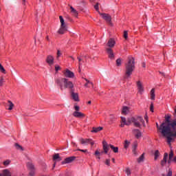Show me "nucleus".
I'll use <instances>...</instances> for the list:
<instances>
[{
	"mask_svg": "<svg viewBox=\"0 0 176 176\" xmlns=\"http://www.w3.org/2000/svg\"><path fill=\"white\" fill-rule=\"evenodd\" d=\"M160 74H161V75H162L163 76H166V75H164V73H162V72H160Z\"/></svg>",
	"mask_w": 176,
	"mask_h": 176,
	"instance_id": "e2e57ef3",
	"label": "nucleus"
},
{
	"mask_svg": "<svg viewBox=\"0 0 176 176\" xmlns=\"http://www.w3.org/2000/svg\"><path fill=\"white\" fill-rule=\"evenodd\" d=\"M46 40H47L48 42H50V38H49V36H46Z\"/></svg>",
	"mask_w": 176,
	"mask_h": 176,
	"instance_id": "13d9d810",
	"label": "nucleus"
},
{
	"mask_svg": "<svg viewBox=\"0 0 176 176\" xmlns=\"http://www.w3.org/2000/svg\"><path fill=\"white\" fill-rule=\"evenodd\" d=\"M130 145V142L125 140L124 147L125 149H127L129 148V146Z\"/></svg>",
	"mask_w": 176,
	"mask_h": 176,
	"instance_id": "473e14b6",
	"label": "nucleus"
},
{
	"mask_svg": "<svg viewBox=\"0 0 176 176\" xmlns=\"http://www.w3.org/2000/svg\"><path fill=\"white\" fill-rule=\"evenodd\" d=\"M145 159V153H143L140 155L139 158H138V163H142Z\"/></svg>",
	"mask_w": 176,
	"mask_h": 176,
	"instance_id": "4be33fe9",
	"label": "nucleus"
},
{
	"mask_svg": "<svg viewBox=\"0 0 176 176\" xmlns=\"http://www.w3.org/2000/svg\"><path fill=\"white\" fill-rule=\"evenodd\" d=\"M98 5H99L98 3H97L96 5L94 6V8H95L96 10H97V11H98V9H99Z\"/></svg>",
	"mask_w": 176,
	"mask_h": 176,
	"instance_id": "603ef678",
	"label": "nucleus"
},
{
	"mask_svg": "<svg viewBox=\"0 0 176 176\" xmlns=\"http://www.w3.org/2000/svg\"><path fill=\"white\" fill-rule=\"evenodd\" d=\"M74 109L75 111L74 112H79V111H80V107H79V106H74Z\"/></svg>",
	"mask_w": 176,
	"mask_h": 176,
	"instance_id": "e433bc0d",
	"label": "nucleus"
},
{
	"mask_svg": "<svg viewBox=\"0 0 176 176\" xmlns=\"http://www.w3.org/2000/svg\"><path fill=\"white\" fill-rule=\"evenodd\" d=\"M10 163V161L7 160L3 162L4 166H8Z\"/></svg>",
	"mask_w": 176,
	"mask_h": 176,
	"instance_id": "de8ad7c7",
	"label": "nucleus"
},
{
	"mask_svg": "<svg viewBox=\"0 0 176 176\" xmlns=\"http://www.w3.org/2000/svg\"><path fill=\"white\" fill-rule=\"evenodd\" d=\"M34 175H35V171H34V170H32L29 173V176H34Z\"/></svg>",
	"mask_w": 176,
	"mask_h": 176,
	"instance_id": "79ce46f5",
	"label": "nucleus"
},
{
	"mask_svg": "<svg viewBox=\"0 0 176 176\" xmlns=\"http://www.w3.org/2000/svg\"><path fill=\"white\" fill-rule=\"evenodd\" d=\"M77 58L78 60L79 68H80V65H82V64H83L85 61H83V59H82V58L79 56H78Z\"/></svg>",
	"mask_w": 176,
	"mask_h": 176,
	"instance_id": "c756f323",
	"label": "nucleus"
},
{
	"mask_svg": "<svg viewBox=\"0 0 176 176\" xmlns=\"http://www.w3.org/2000/svg\"><path fill=\"white\" fill-rule=\"evenodd\" d=\"M156 127L162 135L166 138L168 144L171 146V142H174L175 141L174 138H176V118L171 119V116H165L164 121L160 126L157 122Z\"/></svg>",
	"mask_w": 176,
	"mask_h": 176,
	"instance_id": "f257e3e1",
	"label": "nucleus"
},
{
	"mask_svg": "<svg viewBox=\"0 0 176 176\" xmlns=\"http://www.w3.org/2000/svg\"><path fill=\"white\" fill-rule=\"evenodd\" d=\"M131 123H133V125L135 127H141V123L143 124L144 127H145V121L144 120V118L141 116H138L136 118L134 117H132L131 118H128L127 121L125 122V126H130Z\"/></svg>",
	"mask_w": 176,
	"mask_h": 176,
	"instance_id": "20e7f679",
	"label": "nucleus"
},
{
	"mask_svg": "<svg viewBox=\"0 0 176 176\" xmlns=\"http://www.w3.org/2000/svg\"><path fill=\"white\" fill-rule=\"evenodd\" d=\"M60 69L59 66H55V71H58Z\"/></svg>",
	"mask_w": 176,
	"mask_h": 176,
	"instance_id": "5fc2aeb1",
	"label": "nucleus"
},
{
	"mask_svg": "<svg viewBox=\"0 0 176 176\" xmlns=\"http://www.w3.org/2000/svg\"><path fill=\"white\" fill-rule=\"evenodd\" d=\"M77 151H79L80 152H83L84 153H86V152H87V149L83 150V149L78 148Z\"/></svg>",
	"mask_w": 176,
	"mask_h": 176,
	"instance_id": "a18cd8bd",
	"label": "nucleus"
},
{
	"mask_svg": "<svg viewBox=\"0 0 176 176\" xmlns=\"http://www.w3.org/2000/svg\"><path fill=\"white\" fill-rule=\"evenodd\" d=\"M133 133L137 138H141V135H142L141 131L139 129H133Z\"/></svg>",
	"mask_w": 176,
	"mask_h": 176,
	"instance_id": "2eb2a0df",
	"label": "nucleus"
},
{
	"mask_svg": "<svg viewBox=\"0 0 176 176\" xmlns=\"http://www.w3.org/2000/svg\"><path fill=\"white\" fill-rule=\"evenodd\" d=\"M85 80L87 82V83L85 84V87H90V85H91V87H94L93 82H91L90 80H87V78H85Z\"/></svg>",
	"mask_w": 176,
	"mask_h": 176,
	"instance_id": "6ab92c4d",
	"label": "nucleus"
},
{
	"mask_svg": "<svg viewBox=\"0 0 176 176\" xmlns=\"http://www.w3.org/2000/svg\"><path fill=\"white\" fill-rule=\"evenodd\" d=\"M138 146V144L137 143V142H134L133 146V149H137Z\"/></svg>",
	"mask_w": 176,
	"mask_h": 176,
	"instance_id": "a19ab883",
	"label": "nucleus"
},
{
	"mask_svg": "<svg viewBox=\"0 0 176 176\" xmlns=\"http://www.w3.org/2000/svg\"><path fill=\"white\" fill-rule=\"evenodd\" d=\"M174 116H176V109H175V113H173Z\"/></svg>",
	"mask_w": 176,
	"mask_h": 176,
	"instance_id": "69168bd1",
	"label": "nucleus"
},
{
	"mask_svg": "<svg viewBox=\"0 0 176 176\" xmlns=\"http://www.w3.org/2000/svg\"><path fill=\"white\" fill-rule=\"evenodd\" d=\"M70 93L72 98V100H74V101H79V95L78 94V93H74V89H72L70 91Z\"/></svg>",
	"mask_w": 176,
	"mask_h": 176,
	"instance_id": "f8f14e48",
	"label": "nucleus"
},
{
	"mask_svg": "<svg viewBox=\"0 0 176 176\" xmlns=\"http://www.w3.org/2000/svg\"><path fill=\"white\" fill-rule=\"evenodd\" d=\"M53 160L54 162H61L62 159L61 157H60V155L56 153L53 156Z\"/></svg>",
	"mask_w": 176,
	"mask_h": 176,
	"instance_id": "f3484780",
	"label": "nucleus"
},
{
	"mask_svg": "<svg viewBox=\"0 0 176 176\" xmlns=\"http://www.w3.org/2000/svg\"><path fill=\"white\" fill-rule=\"evenodd\" d=\"M105 164H107V166H110L111 165V160H106Z\"/></svg>",
	"mask_w": 176,
	"mask_h": 176,
	"instance_id": "37998d69",
	"label": "nucleus"
},
{
	"mask_svg": "<svg viewBox=\"0 0 176 176\" xmlns=\"http://www.w3.org/2000/svg\"><path fill=\"white\" fill-rule=\"evenodd\" d=\"M115 43H116L115 40L113 38H110L107 43V46L109 47H113V46H115Z\"/></svg>",
	"mask_w": 176,
	"mask_h": 176,
	"instance_id": "dca6fc26",
	"label": "nucleus"
},
{
	"mask_svg": "<svg viewBox=\"0 0 176 176\" xmlns=\"http://www.w3.org/2000/svg\"><path fill=\"white\" fill-rule=\"evenodd\" d=\"M106 52H107V53L108 54V57H109V58H110V60H113L115 58V54H113V50H112V49L107 48Z\"/></svg>",
	"mask_w": 176,
	"mask_h": 176,
	"instance_id": "0eeeda50",
	"label": "nucleus"
},
{
	"mask_svg": "<svg viewBox=\"0 0 176 176\" xmlns=\"http://www.w3.org/2000/svg\"><path fill=\"white\" fill-rule=\"evenodd\" d=\"M46 63H47L50 65H53L54 64V57L52 55H48L46 58Z\"/></svg>",
	"mask_w": 176,
	"mask_h": 176,
	"instance_id": "9b49d317",
	"label": "nucleus"
},
{
	"mask_svg": "<svg viewBox=\"0 0 176 176\" xmlns=\"http://www.w3.org/2000/svg\"><path fill=\"white\" fill-rule=\"evenodd\" d=\"M91 141V139H83L82 138L79 139V142H80L81 145H89Z\"/></svg>",
	"mask_w": 176,
	"mask_h": 176,
	"instance_id": "ddd939ff",
	"label": "nucleus"
},
{
	"mask_svg": "<svg viewBox=\"0 0 176 176\" xmlns=\"http://www.w3.org/2000/svg\"><path fill=\"white\" fill-rule=\"evenodd\" d=\"M55 83L60 87V90H63V87H65V89H69L70 91L74 90V84L65 78L56 79ZM63 85H64V86Z\"/></svg>",
	"mask_w": 176,
	"mask_h": 176,
	"instance_id": "7ed1b4c3",
	"label": "nucleus"
},
{
	"mask_svg": "<svg viewBox=\"0 0 176 176\" xmlns=\"http://www.w3.org/2000/svg\"><path fill=\"white\" fill-rule=\"evenodd\" d=\"M113 163H115V158H112Z\"/></svg>",
	"mask_w": 176,
	"mask_h": 176,
	"instance_id": "338daca9",
	"label": "nucleus"
},
{
	"mask_svg": "<svg viewBox=\"0 0 176 176\" xmlns=\"http://www.w3.org/2000/svg\"><path fill=\"white\" fill-rule=\"evenodd\" d=\"M170 163H171V160L169 159V160H168V164H170Z\"/></svg>",
	"mask_w": 176,
	"mask_h": 176,
	"instance_id": "0e129e2a",
	"label": "nucleus"
},
{
	"mask_svg": "<svg viewBox=\"0 0 176 176\" xmlns=\"http://www.w3.org/2000/svg\"><path fill=\"white\" fill-rule=\"evenodd\" d=\"M124 125H126V124L122 123V124H120V127H124Z\"/></svg>",
	"mask_w": 176,
	"mask_h": 176,
	"instance_id": "bf43d9fd",
	"label": "nucleus"
},
{
	"mask_svg": "<svg viewBox=\"0 0 176 176\" xmlns=\"http://www.w3.org/2000/svg\"><path fill=\"white\" fill-rule=\"evenodd\" d=\"M102 145H103V149H104V153H108V151H109V148H111L113 150L114 153H118L119 152V148L114 146L112 144H108V143H107V141L105 140L102 142Z\"/></svg>",
	"mask_w": 176,
	"mask_h": 176,
	"instance_id": "39448f33",
	"label": "nucleus"
},
{
	"mask_svg": "<svg viewBox=\"0 0 176 176\" xmlns=\"http://www.w3.org/2000/svg\"><path fill=\"white\" fill-rule=\"evenodd\" d=\"M3 82H4L3 78H0V87H1V86H2V85H3Z\"/></svg>",
	"mask_w": 176,
	"mask_h": 176,
	"instance_id": "49530a36",
	"label": "nucleus"
},
{
	"mask_svg": "<svg viewBox=\"0 0 176 176\" xmlns=\"http://www.w3.org/2000/svg\"><path fill=\"white\" fill-rule=\"evenodd\" d=\"M15 148L18 151H24V149H23V147L21 146H20V144H19L17 143L15 144Z\"/></svg>",
	"mask_w": 176,
	"mask_h": 176,
	"instance_id": "7c9ffc66",
	"label": "nucleus"
},
{
	"mask_svg": "<svg viewBox=\"0 0 176 176\" xmlns=\"http://www.w3.org/2000/svg\"><path fill=\"white\" fill-rule=\"evenodd\" d=\"M73 116H74V118H85V113H82L80 111H74L73 113Z\"/></svg>",
	"mask_w": 176,
	"mask_h": 176,
	"instance_id": "4468645a",
	"label": "nucleus"
},
{
	"mask_svg": "<svg viewBox=\"0 0 176 176\" xmlns=\"http://www.w3.org/2000/svg\"><path fill=\"white\" fill-rule=\"evenodd\" d=\"M132 152L133 155H135V156H137V149L133 148Z\"/></svg>",
	"mask_w": 176,
	"mask_h": 176,
	"instance_id": "3c124183",
	"label": "nucleus"
},
{
	"mask_svg": "<svg viewBox=\"0 0 176 176\" xmlns=\"http://www.w3.org/2000/svg\"><path fill=\"white\" fill-rule=\"evenodd\" d=\"M70 9L73 16H74L75 17H78V11H76V10H75V8H74V7L72 6L70 7Z\"/></svg>",
	"mask_w": 176,
	"mask_h": 176,
	"instance_id": "412c9836",
	"label": "nucleus"
},
{
	"mask_svg": "<svg viewBox=\"0 0 176 176\" xmlns=\"http://www.w3.org/2000/svg\"><path fill=\"white\" fill-rule=\"evenodd\" d=\"M75 159H76V157H75V156L67 157L65 159L64 161L62 162V164H67L69 163H72V162H74V160H75Z\"/></svg>",
	"mask_w": 176,
	"mask_h": 176,
	"instance_id": "6e6552de",
	"label": "nucleus"
},
{
	"mask_svg": "<svg viewBox=\"0 0 176 176\" xmlns=\"http://www.w3.org/2000/svg\"><path fill=\"white\" fill-rule=\"evenodd\" d=\"M142 67H143V68H145V67H146L145 63H142Z\"/></svg>",
	"mask_w": 176,
	"mask_h": 176,
	"instance_id": "680f3d73",
	"label": "nucleus"
},
{
	"mask_svg": "<svg viewBox=\"0 0 176 176\" xmlns=\"http://www.w3.org/2000/svg\"><path fill=\"white\" fill-rule=\"evenodd\" d=\"M173 156H174V151H173V150H170V152L169 153V159H170V160H172Z\"/></svg>",
	"mask_w": 176,
	"mask_h": 176,
	"instance_id": "f704fd0d",
	"label": "nucleus"
},
{
	"mask_svg": "<svg viewBox=\"0 0 176 176\" xmlns=\"http://www.w3.org/2000/svg\"><path fill=\"white\" fill-rule=\"evenodd\" d=\"M124 39H127L128 36H129V34L127 33V31H124V35H123Z\"/></svg>",
	"mask_w": 176,
	"mask_h": 176,
	"instance_id": "4c0bfd02",
	"label": "nucleus"
},
{
	"mask_svg": "<svg viewBox=\"0 0 176 176\" xmlns=\"http://www.w3.org/2000/svg\"><path fill=\"white\" fill-rule=\"evenodd\" d=\"M67 31V26H60L59 30L58 31V34H64Z\"/></svg>",
	"mask_w": 176,
	"mask_h": 176,
	"instance_id": "a211bd4d",
	"label": "nucleus"
},
{
	"mask_svg": "<svg viewBox=\"0 0 176 176\" xmlns=\"http://www.w3.org/2000/svg\"><path fill=\"white\" fill-rule=\"evenodd\" d=\"M89 144H91V146H93V145H94V142H93V140H91V142H89Z\"/></svg>",
	"mask_w": 176,
	"mask_h": 176,
	"instance_id": "6e6d98bb",
	"label": "nucleus"
},
{
	"mask_svg": "<svg viewBox=\"0 0 176 176\" xmlns=\"http://www.w3.org/2000/svg\"><path fill=\"white\" fill-rule=\"evenodd\" d=\"M166 163H167V162L164 161V160H162L161 161V166H162V167H164V166H166Z\"/></svg>",
	"mask_w": 176,
	"mask_h": 176,
	"instance_id": "ea45409f",
	"label": "nucleus"
},
{
	"mask_svg": "<svg viewBox=\"0 0 176 176\" xmlns=\"http://www.w3.org/2000/svg\"><path fill=\"white\" fill-rule=\"evenodd\" d=\"M8 111H12L13 109V107H14V104L12 102V101L8 100Z\"/></svg>",
	"mask_w": 176,
	"mask_h": 176,
	"instance_id": "aec40b11",
	"label": "nucleus"
},
{
	"mask_svg": "<svg viewBox=\"0 0 176 176\" xmlns=\"http://www.w3.org/2000/svg\"><path fill=\"white\" fill-rule=\"evenodd\" d=\"M0 71H1L3 74H5L6 71L5 68H3V66L2 65H0Z\"/></svg>",
	"mask_w": 176,
	"mask_h": 176,
	"instance_id": "58836bf2",
	"label": "nucleus"
},
{
	"mask_svg": "<svg viewBox=\"0 0 176 176\" xmlns=\"http://www.w3.org/2000/svg\"><path fill=\"white\" fill-rule=\"evenodd\" d=\"M129 112V107H124L122 109V113L124 115H127V113Z\"/></svg>",
	"mask_w": 176,
	"mask_h": 176,
	"instance_id": "c85d7f7f",
	"label": "nucleus"
},
{
	"mask_svg": "<svg viewBox=\"0 0 176 176\" xmlns=\"http://www.w3.org/2000/svg\"><path fill=\"white\" fill-rule=\"evenodd\" d=\"M60 56H61V52L60 50H57V58H58V57H60Z\"/></svg>",
	"mask_w": 176,
	"mask_h": 176,
	"instance_id": "09e8293b",
	"label": "nucleus"
},
{
	"mask_svg": "<svg viewBox=\"0 0 176 176\" xmlns=\"http://www.w3.org/2000/svg\"><path fill=\"white\" fill-rule=\"evenodd\" d=\"M100 14L102 16V19H104V20L108 23V24H110V25L112 24V17L111 15L104 13H100Z\"/></svg>",
	"mask_w": 176,
	"mask_h": 176,
	"instance_id": "423d86ee",
	"label": "nucleus"
},
{
	"mask_svg": "<svg viewBox=\"0 0 176 176\" xmlns=\"http://www.w3.org/2000/svg\"><path fill=\"white\" fill-rule=\"evenodd\" d=\"M121 120L122 123H124V124H126V118L124 117H121Z\"/></svg>",
	"mask_w": 176,
	"mask_h": 176,
	"instance_id": "c03bdc74",
	"label": "nucleus"
},
{
	"mask_svg": "<svg viewBox=\"0 0 176 176\" xmlns=\"http://www.w3.org/2000/svg\"><path fill=\"white\" fill-rule=\"evenodd\" d=\"M136 85L138 87V93H140V94H142L144 93V87L142 86V82H141V81H137Z\"/></svg>",
	"mask_w": 176,
	"mask_h": 176,
	"instance_id": "1a4fd4ad",
	"label": "nucleus"
},
{
	"mask_svg": "<svg viewBox=\"0 0 176 176\" xmlns=\"http://www.w3.org/2000/svg\"><path fill=\"white\" fill-rule=\"evenodd\" d=\"M72 144L73 146H78V145H76V143H75L74 142H72Z\"/></svg>",
	"mask_w": 176,
	"mask_h": 176,
	"instance_id": "4d7b16f0",
	"label": "nucleus"
},
{
	"mask_svg": "<svg viewBox=\"0 0 176 176\" xmlns=\"http://www.w3.org/2000/svg\"><path fill=\"white\" fill-rule=\"evenodd\" d=\"M95 156H100V151H98V150L95 151Z\"/></svg>",
	"mask_w": 176,
	"mask_h": 176,
	"instance_id": "8fccbe9b",
	"label": "nucleus"
},
{
	"mask_svg": "<svg viewBox=\"0 0 176 176\" xmlns=\"http://www.w3.org/2000/svg\"><path fill=\"white\" fill-rule=\"evenodd\" d=\"M150 111L151 112H153V104H151V106H150Z\"/></svg>",
	"mask_w": 176,
	"mask_h": 176,
	"instance_id": "864d4df0",
	"label": "nucleus"
},
{
	"mask_svg": "<svg viewBox=\"0 0 176 176\" xmlns=\"http://www.w3.org/2000/svg\"><path fill=\"white\" fill-rule=\"evenodd\" d=\"M168 153H165L164 154V158H163L162 160H164V162H167V159H168Z\"/></svg>",
	"mask_w": 176,
	"mask_h": 176,
	"instance_id": "72a5a7b5",
	"label": "nucleus"
},
{
	"mask_svg": "<svg viewBox=\"0 0 176 176\" xmlns=\"http://www.w3.org/2000/svg\"><path fill=\"white\" fill-rule=\"evenodd\" d=\"M135 69V60L133 57L129 56L128 58V62L125 65V76L124 79H129L131 75H133V72Z\"/></svg>",
	"mask_w": 176,
	"mask_h": 176,
	"instance_id": "f03ea898",
	"label": "nucleus"
},
{
	"mask_svg": "<svg viewBox=\"0 0 176 176\" xmlns=\"http://www.w3.org/2000/svg\"><path fill=\"white\" fill-rule=\"evenodd\" d=\"M28 168H30V170H35V166H34V164L31 162H28L27 164Z\"/></svg>",
	"mask_w": 176,
	"mask_h": 176,
	"instance_id": "a878e982",
	"label": "nucleus"
},
{
	"mask_svg": "<svg viewBox=\"0 0 176 176\" xmlns=\"http://www.w3.org/2000/svg\"><path fill=\"white\" fill-rule=\"evenodd\" d=\"M64 75L66 78H74L75 76V74L74 72H71L69 69H67L64 72Z\"/></svg>",
	"mask_w": 176,
	"mask_h": 176,
	"instance_id": "9d476101",
	"label": "nucleus"
},
{
	"mask_svg": "<svg viewBox=\"0 0 176 176\" xmlns=\"http://www.w3.org/2000/svg\"><path fill=\"white\" fill-rule=\"evenodd\" d=\"M116 65L117 67H120V65H122V59L118 58L116 60Z\"/></svg>",
	"mask_w": 176,
	"mask_h": 176,
	"instance_id": "2f4dec72",
	"label": "nucleus"
},
{
	"mask_svg": "<svg viewBox=\"0 0 176 176\" xmlns=\"http://www.w3.org/2000/svg\"><path fill=\"white\" fill-rule=\"evenodd\" d=\"M3 176H12V173L8 169H5L3 170Z\"/></svg>",
	"mask_w": 176,
	"mask_h": 176,
	"instance_id": "5701e85b",
	"label": "nucleus"
},
{
	"mask_svg": "<svg viewBox=\"0 0 176 176\" xmlns=\"http://www.w3.org/2000/svg\"><path fill=\"white\" fill-rule=\"evenodd\" d=\"M59 19H60V26H62V27L67 26V25H65V21H64V18H63L62 16H59Z\"/></svg>",
	"mask_w": 176,
	"mask_h": 176,
	"instance_id": "bb28decb",
	"label": "nucleus"
},
{
	"mask_svg": "<svg viewBox=\"0 0 176 176\" xmlns=\"http://www.w3.org/2000/svg\"><path fill=\"white\" fill-rule=\"evenodd\" d=\"M102 130V127L99 126V127H94L93 130L91 131V133H98V131H101Z\"/></svg>",
	"mask_w": 176,
	"mask_h": 176,
	"instance_id": "b1692460",
	"label": "nucleus"
},
{
	"mask_svg": "<svg viewBox=\"0 0 176 176\" xmlns=\"http://www.w3.org/2000/svg\"><path fill=\"white\" fill-rule=\"evenodd\" d=\"M144 119L146 120V122H148V116H146L144 117Z\"/></svg>",
	"mask_w": 176,
	"mask_h": 176,
	"instance_id": "052dcab7",
	"label": "nucleus"
},
{
	"mask_svg": "<svg viewBox=\"0 0 176 176\" xmlns=\"http://www.w3.org/2000/svg\"><path fill=\"white\" fill-rule=\"evenodd\" d=\"M150 94H151V100H155V88H153L151 90V92H150Z\"/></svg>",
	"mask_w": 176,
	"mask_h": 176,
	"instance_id": "393cba45",
	"label": "nucleus"
},
{
	"mask_svg": "<svg viewBox=\"0 0 176 176\" xmlns=\"http://www.w3.org/2000/svg\"><path fill=\"white\" fill-rule=\"evenodd\" d=\"M125 173L126 175H130L131 174V170L129 169V168H126L125 170Z\"/></svg>",
	"mask_w": 176,
	"mask_h": 176,
	"instance_id": "c9c22d12",
	"label": "nucleus"
},
{
	"mask_svg": "<svg viewBox=\"0 0 176 176\" xmlns=\"http://www.w3.org/2000/svg\"><path fill=\"white\" fill-rule=\"evenodd\" d=\"M154 155H155L154 160H157V157H159V156L160 155V153L159 152V150L155 151Z\"/></svg>",
	"mask_w": 176,
	"mask_h": 176,
	"instance_id": "cd10ccee",
	"label": "nucleus"
},
{
	"mask_svg": "<svg viewBox=\"0 0 176 176\" xmlns=\"http://www.w3.org/2000/svg\"><path fill=\"white\" fill-rule=\"evenodd\" d=\"M23 1V4L24 5V3H25V0H22Z\"/></svg>",
	"mask_w": 176,
	"mask_h": 176,
	"instance_id": "774afa93",
	"label": "nucleus"
}]
</instances>
